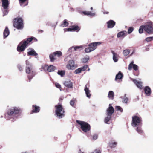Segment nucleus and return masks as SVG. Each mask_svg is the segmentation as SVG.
I'll list each match as a JSON object with an SVG mask.
<instances>
[{"instance_id":"f257e3e1","label":"nucleus","mask_w":153,"mask_h":153,"mask_svg":"<svg viewBox=\"0 0 153 153\" xmlns=\"http://www.w3.org/2000/svg\"><path fill=\"white\" fill-rule=\"evenodd\" d=\"M21 109L19 107L13 106L9 108L5 114V118L13 122L16 120L21 115Z\"/></svg>"},{"instance_id":"f03ea898","label":"nucleus","mask_w":153,"mask_h":153,"mask_svg":"<svg viewBox=\"0 0 153 153\" xmlns=\"http://www.w3.org/2000/svg\"><path fill=\"white\" fill-rule=\"evenodd\" d=\"M142 118L140 116L135 115L132 117V126L136 131L140 134H142L143 133L142 128Z\"/></svg>"},{"instance_id":"7ed1b4c3","label":"nucleus","mask_w":153,"mask_h":153,"mask_svg":"<svg viewBox=\"0 0 153 153\" xmlns=\"http://www.w3.org/2000/svg\"><path fill=\"white\" fill-rule=\"evenodd\" d=\"M25 63L26 65L25 72L26 73L28 74L27 77L29 82H30L35 76V73L34 71L32 64L27 60L26 61Z\"/></svg>"},{"instance_id":"20e7f679","label":"nucleus","mask_w":153,"mask_h":153,"mask_svg":"<svg viewBox=\"0 0 153 153\" xmlns=\"http://www.w3.org/2000/svg\"><path fill=\"white\" fill-rule=\"evenodd\" d=\"M33 37H31L28 38L27 39L21 41L18 45L17 48V51L19 52L23 51L29 43L31 42L33 39Z\"/></svg>"},{"instance_id":"39448f33","label":"nucleus","mask_w":153,"mask_h":153,"mask_svg":"<svg viewBox=\"0 0 153 153\" xmlns=\"http://www.w3.org/2000/svg\"><path fill=\"white\" fill-rule=\"evenodd\" d=\"M76 122L80 125L81 129L84 132H88L90 130V126L87 123L78 120H76Z\"/></svg>"},{"instance_id":"423d86ee","label":"nucleus","mask_w":153,"mask_h":153,"mask_svg":"<svg viewBox=\"0 0 153 153\" xmlns=\"http://www.w3.org/2000/svg\"><path fill=\"white\" fill-rule=\"evenodd\" d=\"M56 108V114L59 119L63 117L64 115V111L63 109L62 105L59 104L58 105L55 106Z\"/></svg>"},{"instance_id":"0eeeda50","label":"nucleus","mask_w":153,"mask_h":153,"mask_svg":"<svg viewBox=\"0 0 153 153\" xmlns=\"http://www.w3.org/2000/svg\"><path fill=\"white\" fill-rule=\"evenodd\" d=\"M101 43L99 42H95L89 43L88 46V47L85 48V51L86 53L90 52L94 50L97 48V46L100 45Z\"/></svg>"},{"instance_id":"6e6552de","label":"nucleus","mask_w":153,"mask_h":153,"mask_svg":"<svg viewBox=\"0 0 153 153\" xmlns=\"http://www.w3.org/2000/svg\"><path fill=\"white\" fill-rule=\"evenodd\" d=\"M14 27L18 29H22L23 27V21L21 18L15 19L13 23Z\"/></svg>"},{"instance_id":"1a4fd4ad","label":"nucleus","mask_w":153,"mask_h":153,"mask_svg":"<svg viewBox=\"0 0 153 153\" xmlns=\"http://www.w3.org/2000/svg\"><path fill=\"white\" fill-rule=\"evenodd\" d=\"M153 25L152 22H149L144 25V30L149 34H152L153 33Z\"/></svg>"},{"instance_id":"9d476101","label":"nucleus","mask_w":153,"mask_h":153,"mask_svg":"<svg viewBox=\"0 0 153 153\" xmlns=\"http://www.w3.org/2000/svg\"><path fill=\"white\" fill-rule=\"evenodd\" d=\"M41 69L42 71V70H45L46 69L49 72H51L53 71L56 68L55 66L53 65H50L48 67L47 65H44L42 66Z\"/></svg>"},{"instance_id":"9b49d317","label":"nucleus","mask_w":153,"mask_h":153,"mask_svg":"<svg viewBox=\"0 0 153 153\" xmlns=\"http://www.w3.org/2000/svg\"><path fill=\"white\" fill-rule=\"evenodd\" d=\"M76 67L77 66L75 64L73 60L69 61L66 65V68L68 70H74Z\"/></svg>"},{"instance_id":"f8f14e48","label":"nucleus","mask_w":153,"mask_h":153,"mask_svg":"<svg viewBox=\"0 0 153 153\" xmlns=\"http://www.w3.org/2000/svg\"><path fill=\"white\" fill-rule=\"evenodd\" d=\"M111 104H109V107L107 109L106 111V115L111 116L114 111L113 107L111 106Z\"/></svg>"},{"instance_id":"ddd939ff","label":"nucleus","mask_w":153,"mask_h":153,"mask_svg":"<svg viewBox=\"0 0 153 153\" xmlns=\"http://www.w3.org/2000/svg\"><path fill=\"white\" fill-rule=\"evenodd\" d=\"M111 52L113 55L112 59L114 62H117L119 59V55L113 51H111Z\"/></svg>"},{"instance_id":"4468645a","label":"nucleus","mask_w":153,"mask_h":153,"mask_svg":"<svg viewBox=\"0 0 153 153\" xmlns=\"http://www.w3.org/2000/svg\"><path fill=\"white\" fill-rule=\"evenodd\" d=\"M133 63L134 62L132 61L129 64L128 68L129 70H131L132 68H133L134 70L135 71H137L138 70L137 65L136 64H134Z\"/></svg>"},{"instance_id":"2eb2a0df","label":"nucleus","mask_w":153,"mask_h":153,"mask_svg":"<svg viewBox=\"0 0 153 153\" xmlns=\"http://www.w3.org/2000/svg\"><path fill=\"white\" fill-rule=\"evenodd\" d=\"M40 110V107L39 106L36 105H33L31 113V114L38 113L39 112Z\"/></svg>"},{"instance_id":"dca6fc26","label":"nucleus","mask_w":153,"mask_h":153,"mask_svg":"<svg viewBox=\"0 0 153 153\" xmlns=\"http://www.w3.org/2000/svg\"><path fill=\"white\" fill-rule=\"evenodd\" d=\"M64 85L69 88H73V83L70 80H67L64 82Z\"/></svg>"},{"instance_id":"f3484780","label":"nucleus","mask_w":153,"mask_h":153,"mask_svg":"<svg viewBox=\"0 0 153 153\" xmlns=\"http://www.w3.org/2000/svg\"><path fill=\"white\" fill-rule=\"evenodd\" d=\"M144 91L146 95L147 96H150L151 91L150 88L148 86H146L144 88Z\"/></svg>"},{"instance_id":"a211bd4d","label":"nucleus","mask_w":153,"mask_h":153,"mask_svg":"<svg viewBox=\"0 0 153 153\" xmlns=\"http://www.w3.org/2000/svg\"><path fill=\"white\" fill-rule=\"evenodd\" d=\"M19 3L22 7H24L28 4V0H19Z\"/></svg>"},{"instance_id":"6ab92c4d","label":"nucleus","mask_w":153,"mask_h":153,"mask_svg":"<svg viewBox=\"0 0 153 153\" xmlns=\"http://www.w3.org/2000/svg\"><path fill=\"white\" fill-rule=\"evenodd\" d=\"M127 35V32L126 31H123L118 33L117 35L118 38H123Z\"/></svg>"},{"instance_id":"aec40b11","label":"nucleus","mask_w":153,"mask_h":153,"mask_svg":"<svg viewBox=\"0 0 153 153\" xmlns=\"http://www.w3.org/2000/svg\"><path fill=\"white\" fill-rule=\"evenodd\" d=\"M107 24L108 28H112L114 26L115 22L113 20H111L107 22Z\"/></svg>"},{"instance_id":"412c9836","label":"nucleus","mask_w":153,"mask_h":153,"mask_svg":"<svg viewBox=\"0 0 153 153\" xmlns=\"http://www.w3.org/2000/svg\"><path fill=\"white\" fill-rule=\"evenodd\" d=\"M82 46H73L71 47H70L68 49V52H72L73 51H76L78 49L82 48Z\"/></svg>"},{"instance_id":"4be33fe9","label":"nucleus","mask_w":153,"mask_h":153,"mask_svg":"<svg viewBox=\"0 0 153 153\" xmlns=\"http://www.w3.org/2000/svg\"><path fill=\"white\" fill-rule=\"evenodd\" d=\"M131 79L134 82L136 85L140 89H141L142 87V83L141 82H139L136 79Z\"/></svg>"},{"instance_id":"5701e85b","label":"nucleus","mask_w":153,"mask_h":153,"mask_svg":"<svg viewBox=\"0 0 153 153\" xmlns=\"http://www.w3.org/2000/svg\"><path fill=\"white\" fill-rule=\"evenodd\" d=\"M80 28L78 26H74L72 28H69L67 29L68 31H78L79 30Z\"/></svg>"},{"instance_id":"b1692460","label":"nucleus","mask_w":153,"mask_h":153,"mask_svg":"<svg viewBox=\"0 0 153 153\" xmlns=\"http://www.w3.org/2000/svg\"><path fill=\"white\" fill-rule=\"evenodd\" d=\"M29 51L27 52V54L29 55L36 56L38 55V54L33 49L29 48L28 49Z\"/></svg>"},{"instance_id":"393cba45","label":"nucleus","mask_w":153,"mask_h":153,"mask_svg":"<svg viewBox=\"0 0 153 153\" xmlns=\"http://www.w3.org/2000/svg\"><path fill=\"white\" fill-rule=\"evenodd\" d=\"M84 91H85V94L87 97L89 98L91 96V94H90V91L87 87V85H86L85 86V88Z\"/></svg>"},{"instance_id":"a878e982","label":"nucleus","mask_w":153,"mask_h":153,"mask_svg":"<svg viewBox=\"0 0 153 153\" xmlns=\"http://www.w3.org/2000/svg\"><path fill=\"white\" fill-rule=\"evenodd\" d=\"M2 2V6L4 8L8 7L9 3L8 0H1Z\"/></svg>"},{"instance_id":"bb28decb","label":"nucleus","mask_w":153,"mask_h":153,"mask_svg":"<svg viewBox=\"0 0 153 153\" xmlns=\"http://www.w3.org/2000/svg\"><path fill=\"white\" fill-rule=\"evenodd\" d=\"M10 33V31L7 27H6L3 32L4 38H6L8 36Z\"/></svg>"},{"instance_id":"cd10ccee","label":"nucleus","mask_w":153,"mask_h":153,"mask_svg":"<svg viewBox=\"0 0 153 153\" xmlns=\"http://www.w3.org/2000/svg\"><path fill=\"white\" fill-rule=\"evenodd\" d=\"M84 15L87 16H94L95 15V13H92L91 11H84L82 12Z\"/></svg>"},{"instance_id":"c85d7f7f","label":"nucleus","mask_w":153,"mask_h":153,"mask_svg":"<svg viewBox=\"0 0 153 153\" xmlns=\"http://www.w3.org/2000/svg\"><path fill=\"white\" fill-rule=\"evenodd\" d=\"M123 76V75L120 72H119L116 76L115 80L117 81L118 79H122Z\"/></svg>"},{"instance_id":"c756f323","label":"nucleus","mask_w":153,"mask_h":153,"mask_svg":"<svg viewBox=\"0 0 153 153\" xmlns=\"http://www.w3.org/2000/svg\"><path fill=\"white\" fill-rule=\"evenodd\" d=\"M55 54L54 52L50 54L49 56L51 62H53L56 59V58L55 57Z\"/></svg>"},{"instance_id":"7c9ffc66","label":"nucleus","mask_w":153,"mask_h":153,"mask_svg":"<svg viewBox=\"0 0 153 153\" xmlns=\"http://www.w3.org/2000/svg\"><path fill=\"white\" fill-rule=\"evenodd\" d=\"M114 93L112 91H109L108 95V97L110 99H113L114 97Z\"/></svg>"},{"instance_id":"2f4dec72","label":"nucleus","mask_w":153,"mask_h":153,"mask_svg":"<svg viewBox=\"0 0 153 153\" xmlns=\"http://www.w3.org/2000/svg\"><path fill=\"white\" fill-rule=\"evenodd\" d=\"M89 59V56L88 55H86L82 59V62L83 63H86L88 61Z\"/></svg>"},{"instance_id":"473e14b6","label":"nucleus","mask_w":153,"mask_h":153,"mask_svg":"<svg viewBox=\"0 0 153 153\" xmlns=\"http://www.w3.org/2000/svg\"><path fill=\"white\" fill-rule=\"evenodd\" d=\"M68 25V23L67 22V20L66 19H65L60 25V26L62 27H67Z\"/></svg>"},{"instance_id":"72a5a7b5","label":"nucleus","mask_w":153,"mask_h":153,"mask_svg":"<svg viewBox=\"0 0 153 153\" xmlns=\"http://www.w3.org/2000/svg\"><path fill=\"white\" fill-rule=\"evenodd\" d=\"M57 74L59 75H60L61 77H63L65 74V71L64 70H59Z\"/></svg>"},{"instance_id":"f704fd0d","label":"nucleus","mask_w":153,"mask_h":153,"mask_svg":"<svg viewBox=\"0 0 153 153\" xmlns=\"http://www.w3.org/2000/svg\"><path fill=\"white\" fill-rule=\"evenodd\" d=\"M76 99H73L71 100L70 102V105L73 107H75L74 104L76 102Z\"/></svg>"},{"instance_id":"c9c22d12","label":"nucleus","mask_w":153,"mask_h":153,"mask_svg":"<svg viewBox=\"0 0 153 153\" xmlns=\"http://www.w3.org/2000/svg\"><path fill=\"white\" fill-rule=\"evenodd\" d=\"M117 143L116 142H111L109 143L110 146L111 148H114L116 147Z\"/></svg>"},{"instance_id":"e433bc0d","label":"nucleus","mask_w":153,"mask_h":153,"mask_svg":"<svg viewBox=\"0 0 153 153\" xmlns=\"http://www.w3.org/2000/svg\"><path fill=\"white\" fill-rule=\"evenodd\" d=\"M130 52V51L129 49H126L123 51V53L124 56H126L128 55Z\"/></svg>"},{"instance_id":"4c0bfd02","label":"nucleus","mask_w":153,"mask_h":153,"mask_svg":"<svg viewBox=\"0 0 153 153\" xmlns=\"http://www.w3.org/2000/svg\"><path fill=\"white\" fill-rule=\"evenodd\" d=\"M107 117H105V123H108V122L110 120L111 116L107 115Z\"/></svg>"},{"instance_id":"58836bf2","label":"nucleus","mask_w":153,"mask_h":153,"mask_svg":"<svg viewBox=\"0 0 153 153\" xmlns=\"http://www.w3.org/2000/svg\"><path fill=\"white\" fill-rule=\"evenodd\" d=\"M128 98L126 97V94H125V96L123 98L122 100V102L124 103H127L128 101Z\"/></svg>"},{"instance_id":"ea45409f","label":"nucleus","mask_w":153,"mask_h":153,"mask_svg":"<svg viewBox=\"0 0 153 153\" xmlns=\"http://www.w3.org/2000/svg\"><path fill=\"white\" fill-rule=\"evenodd\" d=\"M56 56H57L58 57H59L62 55V53L60 51H57L54 52Z\"/></svg>"},{"instance_id":"a19ab883","label":"nucleus","mask_w":153,"mask_h":153,"mask_svg":"<svg viewBox=\"0 0 153 153\" xmlns=\"http://www.w3.org/2000/svg\"><path fill=\"white\" fill-rule=\"evenodd\" d=\"M144 30V26H141L140 27L139 30V32L140 34L142 33L143 32V30Z\"/></svg>"},{"instance_id":"79ce46f5","label":"nucleus","mask_w":153,"mask_h":153,"mask_svg":"<svg viewBox=\"0 0 153 153\" xmlns=\"http://www.w3.org/2000/svg\"><path fill=\"white\" fill-rule=\"evenodd\" d=\"M88 67V65H85L83 66L81 68H80L81 71H85Z\"/></svg>"},{"instance_id":"37998d69","label":"nucleus","mask_w":153,"mask_h":153,"mask_svg":"<svg viewBox=\"0 0 153 153\" xmlns=\"http://www.w3.org/2000/svg\"><path fill=\"white\" fill-rule=\"evenodd\" d=\"M134 28L132 27H130L128 28V34H130L133 31Z\"/></svg>"},{"instance_id":"c03bdc74","label":"nucleus","mask_w":153,"mask_h":153,"mask_svg":"<svg viewBox=\"0 0 153 153\" xmlns=\"http://www.w3.org/2000/svg\"><path fill=\"white\" fill-rule=\"evenodd\" d=\"M81 71L80 68H79L76 70L75 71L74 73L75 74H78L80 73Z\"/></svg>"},{"instance_id":"a18cd8bd","label":"nucleus","mask_w":153,"mask_h":153,"mask_svg":"<svg viewBox=\"0 0 153 153\" xmlns=\"http://www.w3.org/2000/svg\"><path fill=\"white\" fill-rule=\"evenodd\" d=\"M146 41L148 42H150L153 40V37H149L146 38L145 39Z\"/></svg>"},{"instance_id":"49530a36","label":"nucleus","mask_w":153,"mask_h":153,"mask_svg":"<svg viewBox=\"0 0 153 153\" xmlns=\"http://www.w3.org/2000/svg\"><path fill=\"white\" fill-rule=\"evenodd\" d=\"M115 108L118 111H119L121 112H123V109L120 106H116Z\"/></svg>"},{"instance_id":"de8ad7c7","label":"nucleus","mask_w":153,"mask_h":153,"mask_svg":"<svg viewBox=\"0 0 153 153\" xmlns=\"http://www.w3.org/2000/svg\"><path fill=\"white\" fill-rule=\"evenodd\" d=\"M17 67L19 70L20 71H22L23 70V67L20 65L18 64L17 65Z\"/></svg>"},{"instance_id":"09e8293b","label":"nucleus","mask_w":153,"mask_h":153,"mask_svg":"<svg viewBox=\"0 0 153 153\" xmlns=\"http://www.w3.org/2000/svg\"><path fill=\"white\" fill-rule=\"evenodd\" d=\"M55 86L59 89H60V91H61V85L58 83H56L55 84Z\"/></svg>"},{"instance_id":"8fccbe9b","label":"nucleus","mask_w":153,"mask_h":153,"mask_svg":"<svg viewBox=\"0 0 153 153\" xmlns=\"http://www.w3.org/2000/svg\"><path fill=\"white\" fill-rule=\"evenodd\" d=\"M7 8H8V7L6 8H4L3 7V8L4 9V11H3L4 15H3V16H4L5 15L7 14V13H8V11H7Z\"/></svg>"},{"instance_id":"3c124183","label":"nucleus","mask_w":153,"mask_h":153,"mask_svg":"<svg viewBox=\"0 0 153 153\" xmlns=\"http://www.w3.org/2000/svg\"><path fill=\"white\" fill-rule=\"evenodd\" d=\"M98 138V135L97 134L94 135L92 137V139L94 140H95Z\"/></svg>"},{"instance_id":"603ef678","label":"nucleus","mask_w":153,"mask_h":153,"mask_svg":"<svg viewBox=\"0 0 153 153\" xmlns=\"http://www.w3.org/2000/svg\"><path fill=\"white\" fill-rule=\"evenodd\" d=\"M103 13L104 14H108V12H106V11H104L103 12Z\"/></svg>"},{"instance_id":"864d4df0","label":"nucleus","mask_w":153,"mask_h":153,"mask_svg":"<svg viewBox=\"0 0 153 153\" xmlns=\"http://www.w3.org/2000/svg\"><path fill=\"white\" fill-rule=\"evenodd\" d=\"M39 32H40L41 33H42L43 32V30H38Z\"/></svg>"},{"instance_id":"5fc2aeb1","label":"nucleus","mask_w":153,"mask_h":153,"mask_svg":"<svg viewBox=\"0 0 153 153\" xmlns=\"http://www.w3.org/2000/svg\"><path fill=\"white\" fill-rule=\"evenodd\" d=\"M68 57V56H67L65 58V61H67V60L66 59H67V58Z\"/></svg>"},{"instance_id":"6e6d98bb","label":"nucleus","mask_w":153,"mask_h":153,"mask_svg":"<svg viewBox=\"0 0 153 153\" xmlns=\"http://www.w3.org/2000/svg\"><path fill=\"white\" fill-rule=\"evenodd\" d=\"M90 9H91V10H93V7H91V8Z\"/></svg>"},{"instance_id":"4d7b16f0","label":"nucleus","mask_w":153,"mask_h":153,"mask_svg":"<svg viewBox=\"0 0 153 153\" xmlns=\"http://www.w3.org/2000/svg\"><path fill=\"white\" fill-rule=\"evenodd\" d=\"M90 68H88V71H90Z\"/></svg>"},{"instance_id":"13d9d810","label":"nucleus","mask_w":153,"mask_h":153,"mask_svg":"<svg viewBox=\"0 0 153 153\" xmlns=\"http://www.w3.org/2000/svg\"><path fill=\"white\" fill-rule=\"evenodd\" d=\"M149 48H148V50H147V51H148V50H149Z\"/></svg>"},{"instance_id":"bf43d9fd","label":"nucleus","mask_w":153,"mask_h":153,"mask_svg":"<svg viewBox=\"0 0 153 153\" xmlns=\"http://www.w3.org/2000/svg\"><path fill=\"white\" fill-rule=\"evenodd\" d=\"M85 1H86V0H85Z\"/></svg>"}]
</instances>
